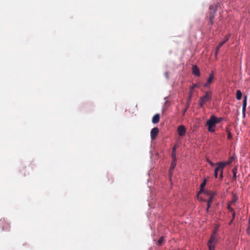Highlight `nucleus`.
I'll list each match as a JSON object with an SVG mask.
<instances>
[{"mask_svg": "<svg viewBox=\"0 0 250 250\" xmlns=\"http://www.w3.org/2000/svg\"><path fill=\"white\" fill-rule=\"evenodd\" d=\"M212 98V93L211 91H205V95L200 98L199 105L202 107L208 102L210 101Z\"/></svg>", "mask_w": 250, "mask_h": 250, "instance_id": "nucleus-1", "label": "nucleus"}, {"mask_svg": "<svg viewBox=\"0 0 250 250\" xmlns=\"http://www.w3.org/2000/svg\"><path fill=\"white\" fill-rule=\"evenodd\" d=\"M206 125L208 126V131L210 132H215L214 127L216 123L214 121V115H212L209 120L207 121Z\"/></svg>", "mask_w": 250, "mask_h": 250, "instance_id": "nucleus-2", "label": "nucleus"}, {"mask_svg": "<svg viewBox=\"0 0 250 250\" xmlns=\"http://www.w3.org/2000/svg\"><path fill=\"white\" fill-rule=\"evenodd\" d=\"M231 161H228L227 162H221L217 164L216 171L220 172V178L222 179L223 177V173L224 168L228 165H229Z\"/></svg>", "mask_w": 250, "mask_h": 250, "instance_id": "nucleus-3", "label": "nucleus"}, {"mask_svg": "<svg viewBox=\"0 0 250 250\" xmlns=\"http://www.w3.org/2000/svg\"><path fill=\"white\" fill-rule=\"evenodd\" d=\"M215 233L216 232L214 231L213 233L211 235L208 242L207 245L208 250H215V245L217 241L215 239Z\"/></svg>", "mask_w": 250, "mask_h": 250, "instance_id": "nucleus-4", "label": "nucleus"}, {"mask_svg": "<svg viewBox=\"0 0 250 250\" xmlns=\"http://www.w3.org/2000/svg\"><path fill=\"white\" fill-rule=\"evenodd\" d=\"M217 7V6L216 5H212L209 6V20L211 25L213 24V19L216 12Z\"/></svg>", "mask_w": 250, "mask_h": 250, "instance_id": "nucleus-5", "label": "nucleus"}, {"mask_svg": "<svg viewBox=\"0 0 250 250\" xmlns=\"http://www.w3.org/2000/svg\"><path fill=\"white\" fill-rule=\"evenodd\" d=\"M0 227L2 230L8 231L10 229V226L4 219L0 220Z\"/></svg>", "mask_w": 250, "mask_h": 250, "instance_id": "nucleus-6", "label": "nucleus"}, {"mask_svg": "<svg viewBox=\"0 0 250 250\" xmlns=\"http://www.w3.org/2000/svg\"><path fill=\"white\" fill-rule=\"evenodd\" d=\"M177 132L180 136H184L186 134V128L183 125H179L177 128Z\"/></svg>", "mask_w": 250, "mask_h": 250, "instance_id": "nucleus-7", "label": "nucleus"}, {"mask_svg": "<svg viewBox=\"0 0 250 250\" xmlns=\"http://www.w3.org/2000/svg\"><path fill=\"white\" fill-rule=\"evenodd\" d=\"M159 133V129L157 127L153 128L150 131V136L152 140L156 139Z\"/></svg>", "mask_w": 250, "mask_h": 250, "instance_id": "nucleus-8", "label": "nucleus"}, {"mask_svg": "<svg viewBox=\"0 0 250 250\" xmlns=\"http://www.w3.org/2000/svg\"><path fill=\"white\" fill-rule=\"evenodd\" d=\"M176 166V159H172L170 167H169V174L170 177H171L173 172V170H174V168Z\"/></svg>", "mask_w": 250, "mask_h": 250, "instance_id": "nucleus-9", "label": "nucleus"}, {"mask_svg": "<svg viewBox=\"0 0 250 250\" xmlns=\"http://www.w3.org/2000/svg\"><path fill=\"white\" fill-rule=\"evenodd\" d=\"M214 79L213 73L209 74V77L207 79V82L204 84V87H208L212 83Z\"/></svg>", "mask_w": 250, "mask_h": 250, "instance_id": "nucleus-10", "label": "nucleus"}, {"mask_svg": "<svg viewBox=\"0 0 250 250\" xmlns=\"http://www.w3.org/2000/svg\"><path fill=\"white\" fill-rule=\"evenodd\" d=\"M192 73L194 75L199 76L200 75V70L196 65L192 66Z\"/></svg>", "mask_w": 250, "mask_h": 250, "instance_id": "nucleus-11", "label": "nucleus"}, {"mask_svg": "<svg viewBox=\"0 0 250 250\" xmlns=\"http://www.w3.org/2000/svg\"><path fill=\"white\" fill-rule=\"evenodd\" d=\"M160 115L159 114H156L152 118V122L154 124H157L160 121Z\"/></svg>", "mask_w": 250, "mask_h": 250, "instance_id": "nucleus-12", "label": "nucleus"}, {"mask_svg": "<svg viewBox=\"0 0 250 250\" xmlns=\"http://www.w3.org/2000/svg\"><path fill=\"white\" fill-rule=\"evenodd\" d=\"M207 179H205L203 183L201 184L200 187V190L198 191V194H200L203 192L204 188L206 185Z\"/></svg>", "mask_w": 250, "mask_h": 250, "instance_id": "nucleus-13", "label": "nucleus"}, {"mask_svg": "<svg viewBox=\"0 0 250 250\" xmlns=\"http://www.w3.org/2000/svg\"><path fill=\"white\" fill-rule=\"evenodd\" d=\"M246 106H247V96H245L244 97L243 101L242 110H243V113L245 112Z\"/></svg>", "mask_w": 250, "mask_h": 250, "instance_id": "nucleus-14", "label": "nucleus"}, {"mask_svg": "<svg viewBox=\"0 0 250 250\" xmlns=\"http://www.w3.org/2000/svg\"><path fill=\"white\" fill-rule=\"evenodd\" d=\"M164 242H165L164 237L161 236V237H160L159 239L157 241V245H158L159 246H161L162 245H163V244L164 243Z\"/></svg>", "mask_w": 250, "mask_h": 250, "instance_id": "nucleus-15", "label": "nucleus"}, {"mask_svg": "<svg viewBox=\"0 0 250 250\" xmlns=\"http://www.w3.org/2000/svg\"><path fill=\"white\" fill-rule=\"evenodd\" d=\"M232 173H233L232 179H233V180H236V178H237L236 174L237 173V167H234V168H233V169H232Z\"/></svg>", "mask_w": 250, "mask_h": 250, "instance_id": "nucleus-16", "label": "nucleus"}, {"mask_svg": "<svg viewBox=\"0 0 250 250\" xmlns=\"http://www.w3.org/2000/svg\"><path fill=\"white\" fill-rule=\"evenodd\" d=\"M176 147L175 146H174L173 148H172V153H171V157H172V159H176Z\"/></svg>", "mask_w": 250, "mask_h": 250, "instance_id": "nucleus-17", "label": "nucleus"}, {"mask_svg": "<svg viewBox=\"0 0 250 250\" xmlns=\"http://www.w3.org/2000/svg\"><path fill=\"white\" fill-rule=\"evenodd\" d=\"M242 98V92L240 90H237L236 91V98L237 100H240Z\"/></svg>", "mask_w": 250, "mask_h": 250, "instance_id": "nucleus-18", "label": "nucleus"}, {"mask_svg": "<svg viewBox=\"0 0 250 250\" xmlns=\"http://www.w3.org/2000/svg\"><path fill=\"white\" fill-rule=\"evenodd\" d=\"M223 45V42H220L219 43V44H218L217 46V48H216V52H215V55H217V54H218V52L219 51V50L220 49V48L222 47V46Z\"/></svg>", "mask_w": 250, "mask_h": 250, "instance_id": "nucleus-19", "label": "nucleus"}, {"mask_svg": "<svg viewBox=\"0 0 250 250\" xmlns=\"http://www.w3.org/2000/svg\"><path fill=\"white\" fill-rule=\"evenodd\" d=\"M223 120V118H217L214 116V121H215L216 124L217 123H219Z\"/></svg>", "mask_w": 250, "mask_h": 250, "instance_id": "nucleus-20", "label": "nucleus"}, {"mask_svg": "<svg viewBox=\"0 0 250 250\" xmlns=\"http://www.w3.org/2000/svg\"><path fill=\"white\" fill-rule=\"evenodd\" d=\"M209 199L208 200L207 202L210 203H212V200H213V197H214V193H211V194H209Z\"/></svg>", "mask_w": 250, "mask_h": 250, "instance_id": "nucleus-21", "label": "nucleus"}, {"mask_svg": "<svg viewBox=\"0 0 250 250\" xmlns=\"http://www.w3.org/2000/svg\"><path fill=\"white\" fill-rule=\"evenodd\" d=\"M189 105V102H188V103L187 104L186 107L185 108V109L184 110V111L183 112V114H182L183 116H184L185 112L187 111Z\"/></svg>", "mask_w": 250, "mask_h": 250, "instance_id": "nucleus-22", "label": "nucleus"}, {"mask_svg": "<svg viewBox=\"0 0 250 250\" xmlns=\"http://www.w3.org/2000/svg\"><path fill=\"white\" fill-rule=\"evenodd\" d=\"M199 86V83H195L193 84L192 86H190L191 87V89H193L195 88H198Z\"/></svg>", "mask_w": 250, "mask_h": 250, "instance_id": "nucleus-23", "label": "nucleus"}, {"mask_svg": "<svg viewBox=\"0 0 250 250\" xmlns=\"http://www.w3.org/2000/svg\"><path fill=\"white\" fill-rule=\"evenodd\" d=\"M228 208L229 209V210L231 213H232V212H234V211H234V209H233V208H232L230 207V205H229L228 206Z\"/></svg>", "mask_w": 250, "mask_h": 250, "instance_id": "nucleus-24", "label": "nucleus"}, {"mask_svg": "<svg viewBox=\"0 0 250 250\" xmlns=\"http://www.w3.org/2000/svg\"><path fill=\"white\" fill-rule=\"evenodd\" d=\"M229 36L230 35H227L225 36V38H224V41L226 42H227L229 39Z\"/></svg>", "mask_w": 250, "mask_h": 250, "instance_id": "nucleus-25", "label": "nucleus"}, {"mask_svg": "<svg viewBox=\"0 0 250 250\" xmlns=\"http://www.w3.org/2000/svg\"><path fill=\"white\" fill-rule=\"evenodd\" d=\"M227 137H228V139L229 140L231 139V138H232V135H231V133L229 131H228V136H227Z\"/></svg>", "mask_w": 250, "mask_h": 250, "instance_id": "nucleus-26", "label": "nucleus"}, {"mask_svg": "<svg viewBox=\"0 0 250 250\" xmlns=\"http://www.w3.org/2000/svg\"><path fill=\"white\" fill-rule=\"evenodd\" d=\"M207 162L211 166H214V164L213 163H212L210 160H209V159H207Z\"/></svg>", "mask_w": 250, "mask_h": 250, "instance_id": "nucleus-27", "label": "nucleus"}, {"mask_svg": "<svg viewBox=\"0 0 250 250\" xmlns=\"http://www.w3.org/2000/svg\"><path fill=\"white\" fill-rule=\"evenodd\" d=\"M218 171H216V167L215 169V171H214V176L215 177V178H217L218 176Z\"/></svg>", "mask_w": 250, "mask_h": 250, "instance_id": "nucleus-28", "label": "nucleus"}, {"mask_svg": "<svg viewBox=\"0 0 250 250\" xmlns=\"http://www.w3.org/2000/svg\"><path fill=\"white\" fill-rule=\"evenodd\" d=\"M192 95H193V94H192V93H190V94H189L188 102H190V100H191V98H192Z\"/></svg>", "mask_w": 250, "mask_h": 250, "instance_id": "nucleus-29", "label": "nucleus"}, {"mask_svg": "<svg viewBox=\"0 0 250 250\" xmlns=\"http://www.w3.org/2000/svg\"><path fill=\"white\" fill-rule=\"evenodd\" d=\"M211 203H208L207 202V208H209L211 206Z\"/></svg>", "mask_w": 250, "mask_h": 250, "instance_id": "nucleus-30", "label": "nucleus"}, {"mask_svg": "<svg viewBox=\"0 0 250 250\" xmlns=\"http://www.w3.org/2000/svg\"><path fill=\"white\" fill-rule=\"evenodd\" d=\"M232 213V219L233 220L234 219V217H235V211L231 213Z\"/></svg>", "mask_w": 250, "mask_h": 250, "instance_id": "nucleus-31", "label": "nucleus"}, {"mask_svg": "<svg viewBox=\"0 0 250 250\" xmlns=\"http://www.w3.org/2000/svg\"><path fill=\"white\" fill-rule=\"evenodd\" d=\"M165 75L167 78H168V73L167 72H165Z\"/></svg>", "mask_w": 250, "mask_h": 250, "instance_id": "nucleus-32", "label": "nucleus"}, {"mask_svg": "<svg viewBox=\"0 0 250 250\" xmlns=\"http://www.w3.org/2000/svg\"><path fill=\"white\" fill-rule=\"evenodd\" d=\"M193 89H191V87H190V93L193 94Z\"/></svg>", "mask_w": 250, "mask_h": 250, "instance_id": "nucleus-33", "label": "nucleus"}, {"mask_svg": "<svg viewBox=\"0 0 250 250\" xmlns=\"http://www.w3.org/2000/svg\"><path fill=\"white\" fill-rule=\"evenodd\" d=\"M233 219H232L230 220V221L229 222V225L232 223V222H233Z\"/></svg>", "mask_w": 250, "mask_h": 250, "instance_id": "nucleus-34", "label": "nucleus"}, {"mask_svg": "<svg viewBox=\"0 0 250 250\" xmlns=\"http://www.w3.org/2000/svg\"><path fill=\"white\" fill-rule=\"evenodd\" d=\"M249 226L250 229V217H249Z\"/></svg>", "mask_w": 250, "mask_h": 250, "instance_id": "nucleus-35", "label": "nucleus"}, {"mask_svg": "<svg viewBox=\"0 0 250 250\" xmlns=\"http://www.w3.org/2000/svg\"><path fill=\"white\" fill-rule=\"evenodd\" d=\"M250 230V227L249 226L248 229H247V231H248V233H249Z\"/></svg>", "mask_w": 250, "mask_h": 250, "instance_id": "nucleus-36", "label": "nucleus"}, {"mask_svg": "<svg viewBox=\"0 0 250 250\" xmlns=\"http://www.w3.org/2000/svg\"><path fill=\"white\" fill-rule=\"evenodd\" d=\"M221 42H223V44L226 42L224 41Z\"/></svg>", "mask_w": 250, "mask_h": 250, "instance_id": "nucleus-37", "label": "nucleus"}, {"mask_svg": "<svg viewBox=\"0 0 250 250\" xmlns=\"http://www.w3.org/2000/svg\"><path fill=\"white\" fill-rule=\"evenodd\" d=\"M208 210H209V208H207V209H206L207 212H208Z\"/></svg>", "mask_w": 250, "mask_h": 250, "instance_id": "nucleus-38", "label": "nucleus"}, {"mask_svg": "<svg viewBox=\"0 0 250 250\" xmlns=\"http://www.w3.org/2000/svg\"><path fill=\"white\" fill-rule=\"evenodd\" d=\"M206 194H208V191H206Z\"/></svg>", "mask_w": 250, "mask_h": 250, "instance_id": "nucleus-39", "label": "nucleus"}]
</instances>
